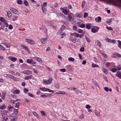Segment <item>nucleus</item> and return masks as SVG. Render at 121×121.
Wrapping results in <instances>:
<instances>
[{
	"label": "nucleus",
	"mask_w": 121,
	"mask_h": 121,
	"mask_svg": "<svg viewBox=\"0 0 121 121\" xmlns=\"http://www.w3.org/2000/svg\"><path fill=\"white\" fill-rule=\"evenodd\" d=\"M74 16V14L72 13H70L68 15V19L69 21H71L73 20L72 17Z\"/></svg>",
	"instance_id": "obj_10"
},
{
	"label": "nucleus",
	"mask_w": 121,
	"mask_h": 121,
	"mask_svg": "<svg viewBox=\"0 0 121 121\" xmlns=\"http://www.w3.org/2000/svg\"><path fill=\"white\" fill-rule=\"evenodd\" d=\"M49 94L46 95H41L40 96L42 98H46L48 97H49Z\"/></svg>",
	"instance_id": "obj_26"
},
{
	"label": "nucleus",
	"mask_w": 121,
	"mask_h": 121,
	"mask_svg": "<svg viewBox=\"0 0 121 121\" xmlns=\"http://www.w3.org/2000/svg\"><path fill=\"white\" fill-rule=\"evenodd\" d=\"M84 115L83 114H81L80 115L79 118L81 120H83L84 119Z\"/></svg>",
	"instance_id": "obj_20"
},
{
	"label": "nucleus",
	"mask_w": 121,
	"mask_h": 121,
	"mask_svg": "<svg viewBox=\"0 0 121 121\" xmlns=\"http://www.w3.org/2000/svg\"><path fill=\"white\" fill-rule=\"evenodd\" d=\"M102 70L103 72L105 74H107L108 73L107 70L104 68H103L102 69Z\"/></svg>",
	"instance_id": "obj_21"
},
{
	"label": "nucleus",
	"mask_w": 121,
	"mask_h": 121,
	"mask_svg": "<svg viewBox=\"0 0 121 121\" xmlns=\"http://www.w3.org/2000/svg\"><path fill=\"white\" fill-rule=\"evenodd\" d=\"M24 5L26 6H29L28 3L26 0H24Z\"/></svg>",
	"instance_id": "obj_31"
},
{
	"label": "nucleus",
	"mask_w": 121,
	"mask_h": 121,
	"mask_svg": "<svg viewBox=\"0 0 121 121\" xmlns=\"http://www.w3.org/2000/svg\"><path fill=\"white\" fill-rule=\"evenodd\" d=\"M101 18L99 16L96 17L95 19V20L97 22H101Z\"/></svg>",
	"instance_id": "obj_13"
},
{
	"label": "nucleus",
	"mask_w": 121,
	"mask_h": 121,
	"mask_svg": "<svg viewBox=\"0 0 121 121\" xmlns=\"http://www.w3.org/2000/svg\"><path fill=\"white\" fill-rule=\"evenodd\" d=\"M6 106L4 104L3 105L1 106L0 107V108L1 109H3L5 108Z\"/></svg>",
	"instance_id": "obj_40"
},
{
	"label": "nucleus",
	"mask_w": 121,
	"mask_h": 121,
	"mask_svg": "<svg viewBox=\"0 0 121 121\" xmlns=\"http://www.w3.org/2000/svg\"><path fill=\"white\" fill-rule=\"evenodd\" d=\"M34 58L36 60H37L39 62H40L41 61L42 62V61L41 59L40 58L36 57H34Z\"/></svg>",
	"instance_id": "obj_19"
},
{
	"label": "nucleus",
	"mask_w": 121,
	"mask_h": 121,
	"mask_svg": "<svg viewBox=\"0 0 121 121\" xmlns=\"http://www.w3.org/2000/svg\"><path fill=\"white\" fill-rule=\"evenodd\" d=\"M73 34H74V36L77 38L79 36V34L75 32Z\"/></svg>",
	"instance_id": "obj_48"
},
{
	"label": "nucleus",
	"mask_w": 121,
	"mask_h": 121,
	"mask_svg": "<svg viewBox=\"0 0 121 121\" xmlns=\"http://www.w3.org/2000/svg\"><path fill=\"white\" fill-rule=\"evenodd\" d=\"M22 1L21 0H18L17 1V3L19 4H22Z\"/></svg>",
	"instance_id": "obj_57"
},
{
	"label": "nucleus",
	"mask_w": 121,
	"mask_h": 121,
	"mask_svg": "<svg viewBox=\"0 0 121 121\" xmlns=\"http://www.w3.org/2000/svg\"><path fill=\"white\" fill-rule=\"evenodd\" d=\"M22 73L27 75H30L32 74V72L30 70H25L21 72Z\"/></svg>",
	"instance_id": "obj_7"
},
{
	"label": "nucleus",
	"mask_w": 121,
	"mask_h": 121,
	"mask_svg": "<svg viewBox=\"0 0 121 121\" xmlns=\"http://www.w3.org/2000/svg\"><path fill=\"white\" fill-rule=\"evenodd\" d=\"M2 118L5 121H6L8 119V116L7 113L8 112L6 110L2 111L1 112Z\"/></svg>",
	"instance_id": "obj_1"
},
{
	"label": "nucleus",
	"mask_w": 121,
	"mask_h": 121,
	"mask_svg": "<svg viewBox=\"0 0 121 121\" xmlns=\"http://www.w3.org/2000/svg\"><path fill=\"white\" fill-rule=\"evenodd\" d=\"M0 49L4 51L6 49L3 46H2L1 45H0Z\"/></svg>",
	"instance_id": "obj_45"
},
{
	"label": "nucleus",
	"mask_w": 121,
	"mask_h": 121,
	"mask_svg": "<svg viewBox=\"0 0 121 121\" xmlns=\"http://www.w3.org/2000/svg\"><path fill=\"white\" fill-rule=\"evenodd\" d=\"M8 16V17H11L12 15V13L10 11H7V12Z\"/></svg>",
	"instance_id": "obj_23"
},
{
	"label": "nucleus",
	"mask_w": 121,
	"mask_h": 121,
	"mask_svg": "<svg viewBox=\"0 0 121 121\" xmlns=\"http://www.w3.org/2000/svg\"><path fill=\"white\" fill-rule=\"evenodd\" d=\"M33 77L32 75L27 76L24 78V79L25 80H27L29 79H31Z\"/></svg>",
	"instance_id": "obj_14"
},
{
	"label": "nucleus",
	"mask_w": 121,
	"mask_h": 121,
	"mask_svg": "<svg viewBox=\"0 0 121 121\" xmlns=\"http://www.w3.org/2000/svg\"><path fill=\"white\" fill-rule=\"evenodd\" d=\"M115 76L120 79H121V73L119 72L115 74Z\"/></svg>",
	"instance_id": "obj_16"
},
{
	"label": "nucleus",
	"mask_w": 121,
	"mask_h": 121,
	"mask_svg": "<svg viewBox=\"0 0 121 121\" xmlns=\"http://www.w3.org/2000/svg\"><path fill=\"white\" fill-rule=\"evenodd\" d=\"M61 38H63L65 36L66 34L64 32H63L61 34Z\"/></svg>",
	"instance_id": "obj_38"
},
{
	"label": "nucleus",
	"mask_w": 121,
	"mask_h": 121,
	"mask_svg": "<svg viewBox=\"0 0 121 121\" xmlns=\"http://www.w3.org/2000/svg\"><path fill=\"white\" fill-rule=\"evenodd\" d=\"M73 30L74 31H76L77 30V27L76 26H73Z\"/></svg>",
	"instance_id": "obj_63"
},
{
	"label": "nucleus",
	"mask_w": 121,
	"mask_h": 121,
	"mask_svg": "<svg viewBox=\"0 0 121 121\" xmlns=\"http://www.w3.org/2000/svg\"><path fill=\"white\" fill-rule=\"evenodd\" d=\"M14 113L16 114H17L18 113V111L17 110L15 109H14L13 110Z\"/></svg>",
	"instance_id": "obj_44"
},
{
	"label": "nucleus",
	"mask_w": 121,
	"mask_h": 121,
	"mask_svg": "<svg viewBox=\"0 0 121 121\" xmlns=\"http://www.w3.org/2000/svg\"><path fill=\"white\" fill-rule=\"evenodd\" d=\"M8 58L9 59L13 62H15L17 60V59L16 58L13 57L11 56H9Z\"/></svg>",
	"instance_id": "obj_11"
},
{
	"label": "nucleus",
	"mask_w": 121,
	"mask_h": 121,
	"mask_svg": "<svg viewBox=\"0 0 121 121\" xmlns=\"http://www.w3.org/2000/svg\"><path fill=\"white\" fill-rule=\"evenodd\" d=\"M0 21L3 23L6 20H5L4 18L2 17H0Z\"/></svg>",
	"instance_id": "obj_36"
},
{
	"label": "nucleus",
	"mask_w": 121,
	"mask_h": 121,
	"mask_svg": "<svg viewBox=\"0 0 121 121\" xmlns=\"http://www.w3.org/2000/svg\"><path fill=\"white\" fill-rule=\"evenodd\" d=\"M9 30H12L13 28V26H12L10 24L9 25Z\"/></svg>",
	"instance_id": "obj_52"
},
{
	"label": "nucleus",
	"mask_w": 121,
	"mask_h": 121,
	"mask_svg": "<svg viewBox=\"0 0 121 121\" xmlns=\"http://www.w3.org/2000/svg\"><path fill=\"white\" fill-rule=\"evenodd\" d=\"M18 18V17L17 16H14L13 17V18L12 20L14 21H15L16 20L17 18Z\"/></svg>",
	"instance_id": "obj_41"
},
{
	"label": "nucleus",
	"mask_w": 121,
	"mask_h": 121,
	"mask_svg": "<svg viewBox=\"0 0 121 121\" xmlns=\"http://www.w3.org/2000/svg\"><path fill=\"white\" fill-rule=\"evenodd\" d=\"M79 27L81 28H83L85 27V25L84 24H82L79 26Z\"/></svg>",
	"instance_id": "obj_49"
},
{
	"label": "nucleus",
	"mask_w": 121,
	"mask_h": 121,
	"mask_svg": "<svg viewBox=\"0 0 121 121\" xmlns=\"http://www.w3.org/2000/svg\"><path fill=\"white\" fill-rule=\"evenodd\" d=\"M70 39L73 43H75L76 40L73 37H71Z\"/></svg>",
	"instance_id": "obj_32"
},
{
	"label": "nucleus",
	"mask_w": 121,
	"mask_h": 121,
	"mask_svg": "<svg viewBox=\"0 0 121 121\" xmlns=\"http://www.w3.org/2000/svg\"><path fill=\"white\" fill-rule=\"evenodd\" d=\"M32 113L37 118H39V117L38 115L36 112H32Z\"/></svg>",
	"instance_id": "obj_27"
},
{
	"label": "nucleus",
	"mask_w": 121,
	"mask_h": 121,
	"mask_svg": "<svg viewBox=\"0 0 121 121\" xmlns=\"http://www.w3.org/2000/svg\"><path fill=\"white\" fill-rule=\"evenodd\" d=\"M24 92L25 93H27L28 91V90L26 88H25L23 90Z\"/></svg>",
	"instance_id": "obj_54"
},
{
	"label": "nucleus",
	"mask_w": 121,
	"mask_h": 121,
	"mask_svg": "<svg viewBox=\"0 0 121 121\" xmlns=\"http://www.w3.org/2000/svg\"><path fill=\"white\" fill-rule=\"evenodd\" d=\"M84 48L83 47H82L80 49V51L81 52H83L84 51Z\"/></svg>",
	"instance_id": "obj_58"
},
{
	"label": "nucleus",
	"mask_w": 121,
	"mask_h": 121,
	"mask_svg": "<svg viewBox=\"0 0 121 121\" xmlns=\"http://www.w3.org/2000/svg\"><path fill=\"white\" fill-rule=\"evenodd\" d=\"M78 32L79 33H81L83 32V30L81 29H79L78 30Z\"/></svg>",
	"instance_id": "obj_64"
},
{
	"label": "nucleus",
	"mask_w": 121,
	"mask_h": 121,
	"mask_svg": "<svg viewBox=\"0 0 121 121\" xmlns=\"http://www.w3.org/2000/svg\"><path fill=\"white\" fill-rule=\"evenodd\" d=\"M85 39L87 42L89 43L91 41V40L89 38H88L87 36H86V37Z\"/></svg>",
	"instance_id": "obj_50"
},
{
	"label": "nucleus",
	"mask_w": 121,
	"mask_h": 121,
	"mask_svg": "<svg viewBox=\"0 0 121 121\" xmlns=\"http://www.w3.org/2000/svg\"><path fill=\"white\" fill-rule=\"evenodd\" d=\"M105 40L107 41L109 43H111V40L110 39H109L108 38H106L105 39Z\"/></svg>",
	"instance_id": "obj_46"
},
{
	"label": "nucleus",
	"mask_w": 121,
	"mask_h": 121,
	"mask_svg": "<svg viewBox=\"0 0 121 121\" xmlns=\"http://www.w3.org/2000/svg\"><path fill=\"white\" fill-rule=\"evenodd\" d=\"M91 24H86V27L87 29L89 30L91 29Z\"/></svg>",
	"instance_id": "obj_15"
},
{
	"label": "nucleus",
	"mask_w": 121,
	"mask_h": 121,
	"mask_svg": "<svg viewBox=\"0 0 121 121\" xmlns=\"http://www.w3.org/2000/svg\"><path fill=\"white\" fill-rule=\"evenodd\" d=\"M41 113L42 116H45L46 115V113L44 111H41Z\"/></svg>",
	"instance_id": "obj_35"
},
{
	"label": "nucleus",
	"mask_w": 121,
	"mask_h": 121,
	"mask_svg": "<svg viewBox=\"0 0 121 121\" xmlns=\"http://www.w3.org/2000/svg\"><path fill=\"white\" fill-rule=\"evenodd\" d=\"M48 40V38L45 37L44 38L41 39H40V41L42 43L44 44L46 43Z\"/></svg>",
	"instance_id": "obj_8"
},
{
	"label": "nucleus",
	"mask_w": 121,
	"mask_h": 121,
	"mask_svg": "<svg viewBox=\"0 0 121 121\" xmlns=\"http://www.w3.org/2000/svg\"><path fill=\"white\" fill-rule=\"evenodd\" d=\"M19 105V103L18 102L16 103L15 104V107L16 108H18Z\"/></svg>",
	"instance_id": "obj_56"
},
{
	"label": "nucleus",
	"mask_w": 121,
	"mask_h": 121,
	"mask_svg": "<svg viewBox=\"0 0 121 121\" xmlns=\"http://www.w3.org/2000/svg\"><path fill=\"white\" fill-rule=\"evenodd\" d=\"M88 13H85L84 14V17L85 18L87 17L88 16Z\"/></svg>",
	"instance_id": "obj_61"
},
{
	"label": "nucleus",
	"mask_w": 121,
	"mask_h": 121,
	"mask_svg": "<svg viewBox=\"0 0 121 121\" xmlns=\"http://www.w3.org/2000/svg\"><path fill=\"white\" fill-rule=\"evenodd\" d=\"M76 17H80L82 16V14L81 13H77L75 14Z\"/></svg>",
	"instance_id": "obj_22"
},
{
	"label": "nucleus",
	"mask_w": 121,
	"mask_h": 121,
	"mask_svg": "<svg viewBox=\"0 0 121 121\" xmlns=\"http://www.w3.org/2000/svg\"><path fill=\"white\" fill-rule=\"evenodd\" d=\"M20 93V91L19 90H15L13 92V93L14 94L16 93L17 94H19Z\"/></svg>",
	"instance_id": "obj_39"
},
{
	"label": "nucleus",
	"mask_w": 121,
	"mask_h": 121,
	"mask_svg": "<svg viewBox=\"0 0 121 121\" xmlns=\"http://www.w3.org/2000/svg\"><path fill=\"white\" fill-rule=\"evenodd\" d=\"M106 28L109 30H113V29L111 27H108L107 26L106 27Z\"/></svg>",
	"instance_id": "obj_43"
},
{
	"label": "nucleus",
	"mask_w": 121,
	"mask_h": 121,
	"mask_svg": "<svg viewBox=\"0 0 121 121\" xmlns=\"http://www.w3.org/2000/svg\"><path fill=\"white\" fill-rule=\"evenodd\" d=\"M97 44L98 46L99 47H100L101 46V43L98 40L97 41Z\"/></svg>",
	"instance_id": "obj_53"
},
{
	"label": "nucleus",
	"mask_w": 121,
	"mask_h": 121,
	"mask_svg": "<svg viewBox=\"0 0 121 121\" xmlns=\"http://www.w3.org/2000/svg\"><path fill=\"white\" fill-rule=\"evenodd\" d=\"M91 107L89 104L86 105V108L87 109H89L91 108Z\"/></svg>",
	"instance_id": "obj_60"
},
{
	"label": "nucleus",
	"mask_w": 121,
	"mask_h": 121,
	"mask_svg": "<svg viewBox=\"0 0 121 121\" xmlns=\"http://www.w3.org/2000/svg\"><path fill=\"white\" fill-rule=\"evenodd\" d=\"M47 91H48L50 93H54V91H53L48 89V90H47Z\"/></svg>",
	"instance_id": "obj_62"
},
{
	"label": "nucleus",
	"mask_w": 121,
	"mask_h": 121,
	"mask_svg": "<svg viewBox=\"0 0 121 121\" xmlns=\"http://www.w3.org/2000/svg\"><path fill=\"white\" fill-rule=\"evenodd\" d=\"M40 89L41 90H42L43 91H47V90H48L47 88H46L44 87V88H40Z\"/></svg>",
	"instance_id": "obj_34"
},
{
	"label": "nucleus",
	"mask_w": 121,
	"mask_h": 121,
	"mask_svg": "<svg viewBox=\"0 0 121 121\" xmlns=\"http://www.w3.org/2000/svg\"><path fill=\"white\" fill-rule=\"evenodd\" d=\"M42 8V11H43V13H46V9H45V8Z\"/></svg>",
	"instance_id": "obj_42"
},
{
	"label": "nucleus",
	"mask_w": 121,
	"mask_h": 121,
	"mask_svg": "<svg viewBox=\"0 0 121 121\" xmlns=\"http://www.w3.org/2000/svg\"><path fill=\"white\" fill-rule=\"evenodd\" d=\"M115 65V64L113 62H107L106 63V65L107 66H109L111 65Z\"/></svg>",
	"instance_id": "obj_18"
},
{
	"label": "nucleus",
	"mask_w": 121,
	"mask_h": 121,
	"mask_svg": "<svg viewBox=\"0 0 121 121\" xmlns=\"http://www.w3.org/2000/svg\"><path fill=\"white\" fill-rule=\"evenodd\" d=\"M105 40L107 41L109 43H111V40L110 39H109L108 38H106L105 39Z\"/></svg>",
	"instance_id": "obj_47"
},
{
	"label": "nucleus",
	"mask_w": 121,
	"mask_h": 121,
	"mask_svg": "<svg viewBox=\"0 0 121 121\" xmlns=\"http://www.w3.org/2000/svg\"><path fill=\"white\" fill-rule=\"evenodd\" d=\"M95 113L97 116H100V113L97 110H95Z\"/></svg>",
	"instance_id": "obj_24"
},
{
	"label": "nucleus",
	"mask_w": 121,
	"mask_h": 121,
	"mask_svg": "<svg viewBox=\"0 0 121 121\" xmlns=\"http://www.w3.org/2000/svg\"><path fill=\"white\" fill-rule=\"evenodd\" d=\"M99 28L97 26H94L91 29L92 32L93 33L97 32L99 30Z\"/></svg>",
	"instance_id": "obj_6"
},
{
	"label": "nucleus",
	"mask_w": 121,
	"mask_h": 121,
	"mask_svg": "<svg viewBox=\"0 0 121 121\" xmlns=\"http://www.w3.org/2000/svg\"><path fill=\"white\" fill-rule=\"evenodd\" d=\"M47 3L46 2H45L43 3V4H42L41 6V8H45L47 6Z\"/></svg>",
	"instance_id": "obj_25"
},
{
	"label": "nucleus",
	"mask_w": 121,
	"mask_h": 121,
	"mask_svg": "<svg viewBox=\"0 0 121 121\" xmlns=\"http://www.w3.org/2000/svg\"><path fill=\"white\" fill-rule=\"evenodd\" d=\"M117 70L115 68H113L111 69V71L113 73H115Z\"/></svg>",
	"instance_id": "obj_51"
},
{
	"label": "nucleus",
	"mask_w": 121,
	"mask_h": 121,
	"mask_svg": "<svg viewBox=\"0 0 121 121\" xmlns=\"http://www.w3.org/2000/svg\"><path fill=\"white\" fill-rule=\"evenodd\" d=\"M101 54L104 57V58H107L108 57L107 55L106 54L103 53H102Z\"/></svg>",
	"instance_id": "obj_55"
},
{
	"label": "nucleus",
	"mask_w": 121,
	"mask_h": 121,
	"mask_svg": "<svg viewBox=\"0 0 121 121\" xmlns=\"http://www.w3.org/2000/svg\"><path fill=\"white\" fill-rule=\"evenodd\" d=\"M104 90L107 92H108L109 91V89L107 87H105L104 88Z\"/></svg>",
	"instance_id": "obj_59"
},
{
	"label": "nucleus",
	"mask_w": 121,
	"mask_h": 121,
	"mask_svg": "<svg viewBox=\"0 0 121 121\" xmlns=\"http://www.w3.org/2000/svg\"><path fill=\"white\" fill-rule=\"evenodd\" d=\"M60 9L66 15H68V14L69 12V10H67V9H64V8H61Z\"/></svg>",
	"instance_id": "obj_9"
},
{
	"label": "nucleus",
	"mask_w": 121,
	"mask_h": 121,
	"mask_svg": "<svg viewBox=\"0 0 121 121\" xmlns=\"http://www.w3.org/2000/svg\"><path fill=\"white\" fill-rule=\"evenodd\" d=\"M21 46L23 49H26L28 52V53H29L30 52L29 50V49L26 46L23 44H22L21 45Z\"/></svg>",
	"instance_id": "obj_12"
},
{
	"label": "nucleus",
	"mask_w": 121,
	"mask_h": 121,
	"mask_svg": "<svg viewBox=\"0 0 121 121\" xmlns=\"http://www.w3.org/2000/svg\"><path fill=\"white\" fill-rule=\"evenodd\" d=\"M10 10L15 15H18L20 14L19 12L16 9L11 8H10Z\"/></svg>",
	"instance_id": "obj_4"
},
{
	"label": "nucleus",
	"mask_w": 121,
	"mask_h": 121,
	"mask_svg": "<svg viewBox=\"0 0 121 121\" xmlns=\"http://www.w3.org/2000/svg\"><path fill=\"white\" fill-rule=\"evenodd\" d=\"M117 42H118V46L121 49V41H120L119 40H118Z\"/></svg>",
	"instance_id": "obj_28"
},
{
	"label": "nucleus",
	"mask_w": 121,
	"mask_h": 121,
	"mask_svg": "<svg viewBox=\"0 0 121 121\" xmlns=\"http://www.w3.org/2000/svg\"><path fill=\"white\" fill-rule=\"evenodd\" d=\"M28 94L29 96L30 97L34 98L35 97V96L33 94L30 93H28Z\"/></svg>",
	"instance_id": "obj_33"
},
{
	"label": "nucleus",
	"mask_w": 121,
	"mask_h": 121,
	"mask_svg": "<svg viewBox=\"0 0 121 121\" xmlns=\"http://www.w3.org/2000/svg\"><path fill=\"white\" fill-rule=\"evenodd\" d=\"M114 56L116 57L117 56L119 57H121V55L119 54L116 53L114 54Z\"/></svg>",
	"instance_id": "obj_37"
},
{
	"label": "nucleus",
	"mask_w": 121,
	"mask_h": 121,
	"mask_svg": "<svg viewBox=\"0 0 121 121\" xmlns=\"http://www.w3.org/2000/svg\"><path fill=\"white\" fill-rule=\"evenodd\" d=\"M26 41L28 43L31 45L35 44V43L33 40L29 39H25Z\"/></svg>",
	"instance_id": "obj_5"
},
{
	"label": "nucleus",
	"mask_w": 121,
	"mask_h": 121,
	"mask_svg": "<svg viewBox=\"0 0 121 121\" xmlns=\"http://www.w3.org/2000/svg\"><path fill=\"white\" fill-rule=\"evenodd\" d=\"M68 60L69 61L71 62H73L75 60L74 58L72 57L69 58Z\"/></svg>",
	"instance_id": "obj_30"
},
{
	"label": "nucleus",
	"mask_w": 121,
	"mask_h": 121,
	"mask_svg": "<svg viewBox=\"0 0 121 121\" xmlns=\"http://www.w3.org/2000/svg\"><path fill=\"white\" fill-rule=\"evenodd\" d=\"M3 23L4 25V26L6 27H7L9 26V24L7 22L5 21Z\"/></svg>",
	"instance_id": "obj_29"
},
{
	"label": "nucleus",
	"mask_w": 121,
	"mask_h": 121,
	"mask_svg": "<svg viewBox=\"0 0 121 121\" xmlns=\"http://www.w3.org/2000/svg\"><path fill=\"white\" fill-rule=\"evenodd\" d=\"M27 63L31 64V65L33 66H35V65H32L33 64H36V63L32 59H27L26 61Z\"/></svg>",
	"instance_id": "obj_3"
},
{
	"label": "nucleus",
	"mask_w": 121,
	"mask_h": 121,
	"mask_svg": "<svg viewBox=\"0 0 121 121\" xmlns=\"http://www.w3.org/2000/svg\"><path fill=\"white\" fill-rule=\"evenodd\" d=\"M91 66L93 68H94L95 67H99L98 65L95 64L94 63H92Z\"/></svg>",
	"instance_id": "obj_17"
},
{
	"label": "nucleus",
	"mask_w": 121,
	"mask_h": 121,
	"mask_svg": "<svg viewBox=\"0 0 121 121\" xmlns=\"http://www.w3.org/2000/svg\"><path fill=\"white\" fill-rule=\"evenodd\" d=\"M52 78H50L48 80H43V83L45 85H49L52 82Z\"/></svg>",
	"instance_id": "obj_2"
}]
</instances>
